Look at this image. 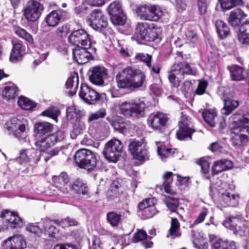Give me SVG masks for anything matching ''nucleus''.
Masks as SVG:
<instances>
[{
  "mask_svg": "<svg viewBox=\"0 0 249 249\" xmlns=\"http://www.w3.org/2000/svg\"><path fill=\"white\" fill-rule=\"evenodd\" d=\"M231 141L236 148H241L246 146L248 142L249 134V113L242 116L234 121L231 127Z\"/></svg>",
  "mask_w": 249,
  "mask_h": 249,
  "instance_id": "1",
  "label": "nucleus"
},
{
  "mask_svg": "<svg viewBox=\"0 0 249 249\" xmlns=\"http://www.w3.org/2000/svg\"><path fill=\"white\" fill-rule=\"evenodd\" d=\"M227 185L218 180L216 184H212L210 189L211 192H216L217 196L220 204L224 207H236L239 204V195L231 193L226 189Z\"/></svg>",
  "mask_w": 249,
  "mask_h": 249,
  "instance_id": "2",
  "label": "nucleus"
},
{
  "mask_svg": "<svg viewBox=\"0 0 249 249\" xmlns=\"http://www.w3.org/2000/svg\"><path fill=\"white\" fill-rule=\"evenodd\" d=\"M145 104L142 99L125 101L120 106L121 112L126 117L138 119L143 116L145 108Z\"/></svg>",
  "mask_w": 249,
  "mask_h": 249,
  "instance_id": "3",
  "label": "nucleus"
},
{
  "mask_svg": "<svg viewBox=\"0 0 249 249\" xmlns=\"http://www.w3.org/2000/svg\"><path fill=\"white\" fill-rule=\"evenodd\" d=\"M74 160L80 168L87 170H93L97 164L95 154L91 151L85 148L80 149L75 152Z\"/></svg>",
  "mask_w": 249,
  "mask_h": 249,
  "instance_id": "4",
  "label": "nucleus"
},
{
  "mask_svg": "<svg viewBox=\"0 0 249 249\" xmlns=\"http://www.w3.org/2000/svg\"><path fill=\"white\" fill-rule=\"evenodd\" d=\"M138 37L147 41H153L157 39L161 33L160 28L147 22L138 23L136 26Z\"/></svg>",
  "mask_w": 249,
  "mask_h": 249,
  "instance_id": "5",
  "label": "nucleus"
},
{
  "mask_svg": "<svg viewBox=\"0 0 249 249\" xmlns=\"http://www.w3.org/2000/svg\"><path fill=\"white\" fill-rule=\"evenodd\" d=\"M123 148V145L121 141L113 138L105 144L103 154L109 161L116 162L121 155Z\"/></svg>",
  "mask_w": 249,
  "mask_h": 249,
  "instance_id": "6",
  "label": "nucleus"
},
{
  "mask_svg": "<svg viewBox=\"0 0 249 249\" xmlns=\"http://www.w3.org/2000/svg\"><path fill=\"white\" fill-rule=\"evenodd\" d=\"M25 120L23 118H13L7 124V129L19 141L26 142L27 135L26 132Z\"/></svg>",
  "mask_w": 249,
  "mask_h": 249,
  "instance_id": "7",
  "label": "nucleus"
},
{
  "mask_svg": "<svg viewBox=\"0 0 249 249\" xmlns=\"http://www.w3.org/2000/svg\"><path fill=\"white\" fill-rule=\"evenodd\" d=\"M224 226L233 231L234 234L246 236L249 234L248 223L240 216L230 217L226 219Z\"/></svg>",
  "mask_w": 249,
  "mask_h": 249,
  "instance_id": "8",
  "label": "nucleus"
},
{
  "mask_svg": "<svg viewBox=\"0 0 249 249\" xmlns=\"http://www.w3.org/2000/svg\"><path fill=\"white\" fill-rule=\"evenodd\" d=\"M64 138V133L61 130H58L55 133L38 139L35 145L39 151L45 152L53 146L56 142L63 140Z\"/></svg>",
  "mask_w": 249,
  "mask_h": 249,
  "instance_id": "9",
  "label": "nucleus"
},
{
  "mask_svg": "<svg viewBox=\"0 0 249 249\" xmlns=\"http://www.w3.org/2000/svg\"><path fill=\"white\" fill-rule=\"evenodd\" d=\"M44 10V6L38 1H29L23 9V16L29 22L37 21Z\"/></svg>",
  "mask_w": 249,
  "mask_h": 249,
  "instance_id": "10",
  "label": "nucleus"
},
{
  "mask_svg": "<svg viewBox=\"0 0 249 249\" xmlns=\"http://www.w3.org/2000/svg\"><path fill=\"white\" fill-rule=\"evenodd\" d=\"M40 159L39 152L33 148H30L21 150L16 161L20 164L28 163L29 165L34 166L37 163Z\"/></svg>",
  "mask_w": 249,
  "mask_h": 249,
  "instance_id": "11",
  "label": "nucleus"
},
{
  "mask_svg": "<svg viewBox=\"0 0 249 249\" xmlns=\"http://www.w3.org/2000/svg\"><path fill=\"white\" fill-rule=\"evenodd\" d=\"M69 41L76 46L90 47L91 45L89 35L83 29L73 31L69 37Z\"/></svg>",
  "mask_w": 249,
  "mask_h": 249,
  "instance_id": "12",
  "label": "nucleus"
},
{
  "mask_svg": "<svg viewBox=\"0 0 249 249\" xmlns=\"http://www.w3.org/2000/svg\"><path fill=\"white\" fill-rule=\"evenodd\" d=\"M80 98L89 105H95L100 98V94L87 84H82L79 92Z\"/></svg>",
  "mask_w": 249,
  "mask_h": 249,
  "instance_id": "13",
  "label": "nucleus"
},
{
  "mask_svg": "<svg viewBox=\"0 0 249 249\" xmlns=\"http://www.w3.org/2000/svg\"><path fill=\"white\" fill-rule=\"evenodd\" d=\"M89 24L95 30L100 31L107 27V19L103 12L100 10H95L91 14L89 18Z\"/></svg>",
  "mask_w": 249,
  "mask_h": 249,
  "instance_id": "14",
  "label": "nucleus"
},
{
  "mask_svg": "<svg viewBox=\"0 0 249 249\" xmlns=\"http://www.w3.org/2000/svg\"><path fill=\"white\" fill-rule=\"evenodd\" d=\"M133 72L128 67L124 68L115 76L117 87L122 89L131 90V81L129 75H132Z\"/></svg>",
  "mask_w": 249,
  "mask_h": 249,
  "instance_id": "15",
  "label": "nucleus"
},
{
  "mask_svg": "<svg viewBox=\"0 0 249 249\" xmlns=\"http://www.w3.org/2000/svg\"><path fill=\"white\" fill-rule=\"evenodd\" d=\"M129 150L134 158L139 160H144L148 158L145 145L137 141H133L129 144Z\"/></svg>",
  "mask_w": 249,
  "mask_h": 249,
  "instance_id": "16",
  "label": "nucleus"
},
{
  "mask_svg": "<svg viewBox=\"0 0 249 249\" xmlns=\"http://www.w3.org/2000/svg\"><path fill=\"white\" fill-rule=\"evenodd\" d=\"M0 217L3 218L7 222L5 226L7 228L20 227L23 225L22 219L16 212L5 210L1 213Z\"/></svg>",
  "mask_w": 249,
  "mask_h": 249,
  "instance_id": "17",
  "label": "nucleus"
},
{
  "mask_svg": "<svg viewBox=\"0 0 249 249\" xmlns=\"http://www.w3.org/2000/svg\"><path fill=\"white\" fill-rule=\"evenodd\" d=\"M168 120V117L166 114L157 112L149 116L148 122L153 129L160 130L165 126Z\"/></svg>",
  "mask_w": 249,
  "mask_h": 249,
  "instance_id": "18",
  "label": "nucleus"
},
{
  "mask_svg": "<svg viewBox=\"0 0 249 249\" xmlns=\"http://www.w3.org/2000/svg\"><path fill=\"white\" fill-rule=\"evenodd\" d=\"M179 129L176 135L178 140H184L186 138L191 139V134L194 131L190 127V122L186 116H183L179 122Z\"/></svg>",
  "mask_w": 249,
  "mask_h": 249,
  "instance_id": "19",
  "label": "nucleus"
},
{
  "mask_svg": "<svg viewBox=\"0 0 249 249\" xmlns=\"http://www.w3.org/2000/svg\"><path fill=\"white\" fill-rule=\"evenodd\" d=\"M107 75V71L103 67L96 66L92 68L91 74L89 76V81L93 84L102 85L104 79Z\"/></svg>",
  "mask_w": 249,
  "mask_h": 249,
  "instance_id": "20",
  "label": "nucleus"
},
{
  "mask_svg": "<svg viewBox=\"0 0 249 249\" xmlns=\"http://www.w3.org/2000/svg\"><path fill=\"white\" fill-rule=\"evenodd\" d=\"M26 246V242L21 235H15L5 240L2 247L3 249H23Z\"/></svg>",
  "mask_w": 249,
  "mask_h": 249,
  "instance_id": "21",
  "label": "nucleus"
},
{
  "mask_svg": "<svg viewBox=\"0 0 249 249\" xmlns=\"http://www.w3.org/2000/svg\"><path fill=\"white\" fill-rule=\"evenodd\" d=\"M90 47L86 46H76L72 49L74 58L79 64H83L89 61L91 54L88 51Z\"/></svg>",
  "mask_w": 249,
  "mask_h": 249,
  "instance_id": "22",
  "label": "nucleus"
},
{
  "mask_svg": "<svg viewBox=\"0 0 249 249\" xmlns=\"http://www.w3.org/2000/svg\"><path fill=\"white\" fill-rule=\"evenodd\" d=\"M128 68L133 72L132 75H129L131 81V90L142 87L145 79L144 74L139 70L128 66Z\"/></svg>",
  "mask_w": 249,
  "mask_h": 249,
  "instance_id": "23",
  "label": "nucleus"
},
{
  "mask_svg": "<svg viewBox=\"0 0 249 249\" xmlns=\"http://www.w3.org/2000/svg\"><path fill=\"white\" fill-rule=\"evenodd\" d=\"M79 83V77L77 73L71 74L68 78L65 86L68 90L67 92L70 96L75 94Z\"/></svg>",
  "mask_w": 249,
  "mask_h": 249,
  "instance_id": "24",
  "label": "nucleus"
},
{
  "mask_svg": "<svg viewBox=\"0 0 249 249\" xmlns=\"http://www.w3.org/2000/svg\"><path fill=\"white\" fill-rule=\"evenodd\" d=\"M232 166V162L227 159H223L215 161L212 168L213 174L217 175L222 172L231 168Z\"/></svg>",
  "mask_w": 249,
  "mask_h": 249,
  "instance_id": "25",
  "label": "nucleus"
},
{
  "mask_svg": "<svg viewBox=\"0 0 249 249\" xmlns=\"http://www.w3.org/2000/svg\"><path fill=\"white\" fill-rule=\"evenodd\" d=\"M12 45L9 60L11 62L17 63L22 59V45L19 42H12Z\"/></svg>",
  "mask_w": 249,
  "mask_h": 249,
  "instance_id": "26",
  "label": "nucleus"
},
{
  "mask_svg": "<svg viewBox=\"0 0 249 249\" xmlns=\"http://www.w3.org/2000/svg\"><path fill=\"white\" fill-rule=\"evenodd\" d=\"M198 112L201 113L203 119L210 126H215L217 119V112L215 109H201Z\"/></svg>",
  "mask_w": 249,
  "mask_h": 249,
  "instance_id": "27",
  "label": "nucleus"
},
{
  "mask_svg": "<svg viewBox=\"0 0 249 249\" xmlns=\"http://www.w3.org/2000/svg\"><path fill=\"white\" fill-rule=\"evenodd\" d=\"M173 67L179 74L182 75L183 78L185 74L195 75L197 73L196 70L191 68L188 63L185 62L175 64Z\"/></svg>",
  "mask_w": 249,
  "mask_h": 249,
  "instance_id": "28",
  "label": "nucleus"
},
{
  "mask_svg": "<svg viewBox=\"0 0 249 249\" xmlns=\"http://www.w3.org/2000/svg\"><path fill=\"white\" fill-rule=\"evenodd\" d=\"M246 17L247 15L241 9H237L231 12L228 21L232 26L235 27L239 25Z\"/></svg>",
  "mask_w": 249,
  "mask_h": 249,
  "instance_id": "29",
  "label": "nucleus"
},
{
  "mask_svg": "<svg viewBox=\"0 0 249 249\" xmlns=\"http://www.w3.org/2000/svg\"><path fill=\"white\" fill-rule=\"evenodd\" d=\"M132 8L141 19L148 20L150 13V5L141 4L132 5Z\"/></svg>",
  "mask_w": 249,
  "mask_h": 249,
  "instance_id": "30",
  "label": "nucleus"
},
{
  "mask_svg": "<svg viewBox=\"0 0 249 249\" xmlns=\"http://www.w3.org/2000/svg\"><path fill=\"white\" fill-rule=\"evenodd\" d=\"M156 144L158 154L162 160L172 157L175 153V149L166 148L162 142H156Z\"/></svg>",
  "mask_w": 249,
  "mask_h": 249,
  "instance_id": "31",
  "label": "nucleus"
},
{
  "mask_svg": "<svg viewBox=\"0 0 249 249\" xmlns=\"http://www.w3.org/2000/svg\"><path fill=\"white\" fill-rule=\"evenodd\" d=\"M224 106L222 109V113L225 115H229L239 106L237 100L230 98H226L224 100Z\"/></svg>",
  "mask_w": 249,
  "mask_h": 249,
  "instance_id": "32",
  "label": "nucleus"
},
{
  "mask_svg": "<svg viewBox=\"0 0 249 249\" xmlns=\"http://www.w3.org/2000/svg\"><path fill=\"white\" fill-rule=\"evenodd\" d=\"M34 128L37 134L44 135L53 129V125L47 122H39L35 124Z\"/></svg>",
  "mask_w": 249,
  "mask_h": 249,
  "instance_id": "33",
  "label": "nucleus"
},
{
  "mask_svg": "<svg viewBox=\"0 0 249 249\" xmlns=\"http://www.w3.org/2000/svg\"><path fill=\"white\" fill-rule=\"evenodd\" d=\"M238 39L243 44L249 43V21L245 22L240 27Z\"/></svg>",
  "mask_w": 249,
  "mask_h": 249,
  "instance_id": "34",
  "label": "nucleus"
},
{
  "mask_svg": "<svg viewBox=\"0 0 249 249\" xmlns=\"http://www.w3.org/2000/svg\"><path fill=\"white\" fill-rule=\"evenodd\" d=\"M214 24L217 33L221 38L223 39L229 35L230 28L224 21L220 19L216 20Z\"/></svg>",
  "mask_w": 249,
  "mask_h": 249,
  "instance_id": "35",
  "label": "nucleus"
},
{
  "mask_svg": "<svg viewBox=\"0 0 249 249\" xmlns=\"http://www.w3.org/2000/svg\"><path fill=\"white\" fill-rule=\"evenodd\" d=\"M61 18V15L56 10H53L47 15L45 21L49 27H55L58 25Z\"/></svg>",
  "mask_w": 249,
  "mask_h": 249,
  "instance_id": "36",
  "label": "nucleus"
},
{
  "mask_svg": "<svg viewBox=\"0 0 249 249\" xmlns=\"http://www.w3.org/2000/svg\"><path fill=\"white\" fill-rule=\"evenodd\" d=\"M181 235L180 232V224L176 218H172L171 223V227L169 230V234L167 237H171L174 239Z\"/></svg>",
  "mask_w": 249,
  "mask_h": 249,
  "instance_id": "37",
  "label": "nucleus"
},
{
  "mask_svg": "<svg viewBox=\"0 0 249 249\" xmlns=\"http://www.w3.org/2000/svg\"><path fill=\"white\" fill-rule=\"evenodd\" d=\"M69 189H71L77 194L83 195H86L88 191L86 184L79 179L76 180L71 186H69Z\"/></svg>",
  "mask_w": 249,
  "mask_h": 249,
  "instance_id": "38",
  "label": "nucleus"
},
{
  "mask_svg": "<svg viewBox=\"0 0 249 249\" xmlns=\"http://www.w3.org/2000/svg\"><path fill=\"white\" fill-rule=\"evenodd\" d=\"M150 11L149 21H158L163 15L161 8L157 5H150Z\"/></svg>",
  "mask_w": 249,
  "mask_h": 249,
  "instance_id": "39",
  "label": "nucleus"
},
{
  "mask_svg": "<svg viewBox=\"0 0 249 249\" xmlns=\"http://www.w3.org/2000/svg\"><path fill=\"white\" fill-rule=\"evenodd\" d=\"M53 179L54 181H58L59 183L63 184V187H62L60 189V191L63 194L69 193V189L66 186L69 182V178L66 173H62L59 176L53 177Z\"/></svg>",
  "mask_w": 249,
  "mask_h": 249,
  "instance_id": "40",
  "label": "nucleus"
},
{
  "mask_svg": "<svg viewBox=\"0 0 249 249\" xmlns=\"http://www.w3.org/2000/svg\"><path fill=\"white\" fill-rule=\"evenodd\" d=\"M183 78L182 77V75L179 74L172 66L171 70L168 74V79L172 86L176 88L178 87L180 84L181 80Z\"/></svg>",
  "mask_w": 249,
  "mask_h": 249,
  "instance_id": "41",
  "label": "nucleus"
},
{
  "mask_svg": "<svg viewBox=\"0 0 249 249\" xmlns=\"http://www.w3.org/2000/svg\"><path fill=\"white\" fill-rule=\"evenodd\" d=\"M17 86L14 84L6 86L2 90V95L7 100L13 99L17 95Z\"/></svg>",
  "mask_w": 249,
  "mask_h": 249,
  "instance_id": "42",
  "label": "nucleus"
},
{
  "mask_svg": "<svg viewBox=\"0 0 249 249\" xmlns=\"http://www.w3.org/2000/svg\"><path fill=\"white\" fill-rule=\"evenodd\" d=\"M242 1H218L216 5V9H221L223 11L228 10L236 5L240 4Z\"/></svg>",
  "mask_w": 249,
  "mask_h": 249,
  "instance_id": "43",
  "label": "nucleus"
},
{
  "mask_svg": "<svg viewBox=\"0 0 249 249\" xmlns=\"http://www.w3.org/2000/svg\"><path fill=\"white\" fill-rule=\"evenodd\" d=\"M244 70L242 68L238 66H233L230 68L231 78L233 80L241 81L244 79Z\"/></svg>",
  "mask_w": 249,
  "mask_h": 249,
  "instance_id": "44",
  "label": "nucleus"
},
{
  "mask_svg": "<svg viewBox=\"0 0 249 249\" xmlns=\"http://www.w3.org/2000/svg\"><path fill=\"white\" fill-rule=\"evenodd\" d=\"M14 33L19 37L24 39L28 42L33 44L34 39L32 36L28 33L24 29L19 27L14 28Z\"/></svg>",
  "mask_w": 249,
  "mask_h": 249,
  "instance_id": "45",
  "label": "nucleus"
},
{
  "mask_svg": "<svg viewBox=\"0 0 249 249\" xmlns=\"http://www.w3.org/2000/svg\"><path fill=\"white\" fill-rule=\"evenodd\" d=\"M108 12L110 16L123 14L122 4L120 1H114L112 2L108 7Z\"/></svg>",
  "mask_w": 249,
  "mask_h": 249,
  "instance_id": "46",
  "label": "nucleus"
},
{
  "mask_svg": "<svg viewBox=\"0 0 249 249\" xmlns=\"http://www.w3.org/2000/svg\"><path fill=\"white\" fill-rule=\"evenodd\" d=\"M18 104L24 110H31L36 106L35 103L25 97H20L18 100Z\"/></svg>",
  "mask_w": 249,
  "mask_h": 249,
  "instance_id": "47",
  "label": "nucleus"
},
{
  "mask_svg": "<svg viewBox=\"0 0 249 249\" xmlns=\"http://www.w3.org/2000/svg\"><path fill=\"white\" fill-rule=\"evenodd\" d=\"M60 114V110L57 107H51L41 113L42 116L51 118L55 122L57 121V117Z\"/></svg>",
  "mask_w": 249,
  "mask_h": 249,
  "instance_id": "48",
  "label": "nucleus"
},
{
  "mask_svg": "<svg viewBox=\"0 0 249 249\" xmlns=\"http://www.w3.org/2000/svg\"><path fill=\"white\" fill-rule=\"evenodd\" d=\"M114 128L121 133L125 132L128 127L127 123L124 122L121 118H117L112 124Z\"/></svg>",
  "mask_w": 249,
  "mask_h": 249,
  "instance_id": "49",
  "label": "nucleus"
},
{
  "mask_svg": "<svg viewBox=\"0 0 249 249\" xmlns=\"http://www.w3.org/2000/svg\"><path fill=\"white\" fill-rule=\"evenodd\" d=\"M228 240L216 238L211 241V247L212 249H227Z\"/></svg>",
  "mask_w": 249,
  "mask_h": 249,
  "instance_id": "50",
  "label": "nucleus"
},
{
  "mask_svg": "<svg viewBox=\"0 0 249 249\" xmlns=\"http://www.w3.org/2000/svg\"><path fill=\"white\" fill-rule=\"evenodd\" d=\"M164 201L166 206L171 212H175L176 211L179 204L178 199L168 196L165 198Z\"/></svg>",
  "mask_w": 249,
  "mask_h": 249,
  "instance_id": "51",
  "label": "nucleus"
},
{
  "mask_svg": "<svg viewBox=\"0 0 249 249\" xmlns=\"http://www.w3.org/2000/svg\"><path fill=\"white\" fill-rule=\"evenodd\" d=\"M184 43L194 44L198 40L197 34L193 31H188L186 32L185 36L183 38Z\"/></svg>",
  "mask_w": 249,
  "mask_h": 249,
  "instance_id": "52",
  "label": "nucleus"
},
{
  "mask_svg": "<svg viewBox=\"0 0 249 249\" xmlns=\"http://www.w3.org/2000/svg\"><path fill=\"white\" fill-rule=\"evenodd\" d=\"M107 221L112 226H115L119 223L121 215L114 212H110L107 213Z\"/></svg>",
  "mask_w": 249,
  "mask_h": 249,
  "instance_id": "53",
  "label": "nucleus"
},
{
  "mask_svg": "<svg viewBox=\"0 0 249 249\" xmlns=\"http://www.w3.org/2000/svg\"><path fill=\"white\" fill-rule=\"evenodd\" d=\"M112 23L115 25H124L126 21V16L124 13L110 16Z\"/></svg>",
  "mask_w": 249,
  "mask_h": 249,
  "instance_id": "54",
  "label": "nucleus"
},
{
  "mask_svg": "<svg viewBox=\"0 0 249 249\" xmlns=\"http://www.w3.org/2000/svg\"><path fill=\"white\" fill-rule=\"evenodd\" d=\"M106 115L105 109L101 108L94 113H90L88 117V121L90 122L100 118H104Z\"/></svg>",
  "mask_w": 249,
  "mask_h": 249,
  "instance_id": "55",
  "label": "nucleus"
},
{
  "mask_svg": "<svg viewBox=\"0 0 249 249\" xmlns=\"http://www.w3.org/2000/svg\"><path fill=\"white\" fill-rule=\"evenodd\" d=\"M209 213V210L206 207L202 208L199 212L197 217L194 221V224L197 225L202 223Z\"/></svg>",
  "mask_w": 249,
  "mask_h": 249,
  "instance_id": "56",
  "label": "nucleus"
},
{
  "mask_svg": "<svg viewBox=\"0 0 249 249\" xmlns=\"http://www.w3.org/2000/svg\"><path fill=\"white\" fill-rule=\"evenodd\" d=\"M135 58L145 63L148 68H151V55L143 53H139L136 55Z\"/></svg>",
  "mask_w": 249,
  "mask_h": 249,
  "instance_id": "57",
  "label": "nucleus"
},
{
  "mask_svg": "<svg viewBox=\"0 0 249 249\" xmlns=\"http://www.w3.org/2000/svg\"><path fill=\"white\" fill-rule=\"evenodd\" d=\"M147 235L145 231L143 230H139L133 235L132 241L137 243L146 239Z\"/></svg>",
  "mask_w": 249,
  "mask_h": 249,
  "instance_id": "58",
  "label": "nucleus"
},
{
  "mask_svg": "<svg viewBox=\"0 0 249 249\" xmlns=\"http://www.w3.org/2000/svg\"><path fill=\"white\" fill-rule=\"evenodd\" d=\"M44 230L47 231L49 234L53 235L57 232L55 227L52 225V221L47 219L44 222Z\"/></svg>",
  "mask_w": 249,
  "mask_h": 249,
  "instance_id": "59",
  "label": "nucleus"
},
{
  "mask_svg": "<svg viewBox=\"0 0 249 249\" xmlns=\"http://www.w3.org/2000/svg\"><path fill=\"white\" fill-rule=\"evenodd\" d=\"M208 86V82L205 80H199L197 88L196 90V93L198 95L203 94Z\"/></svg>",
  "mask_w": 249,
  "mask_h": 249,
  "instance_id": "60",
  "label": "nucleus"
},
{
  "mask_svg": "<svg viewBox=\"0 0 249 249\" xmlns=\"http://www.w3.org/2000/svg\"><path fill=\"white\" fill-rule=\"evenodd\" d=\"M197 163L200 166L201 172L203 174H207L209 171L210 164L208 161L205 160L204 158H201L198 161Z\"/></svg>",
  "mask_w": 249,
  "mask_h": 249,
  "instance_id": "61",
  "label": "nucleus"
},
{
  "mask_svg": "<svg viewBox=\"0 0 249 249\" xmlns=\"http://www.w3.org/2000/svg\"><path fill=\"white\" fill-rule=\"evenodd\" d=\"M158 211L155 206H151L146 208L143 211L142 214L145 218H149L153 216Z\"/></svg>",
  "mask_w": 249,
  "mask_h": 249,
  "instance_id": "62",
  "label": "nucleus"
},
{
  "mask_svg": "<svg viewBox=\"0 0 249 249\" xmlns=\"http://www.w3.org/2000/svg\"><path fill=\"white\" fill-rule=\"evenodd\" d=\"M118 194V186L115 182H113L111 184L109 190L107 192V196L112 198L114 197H116Z\"/></svg>",
  "mask_w": 249,
  "mask_h": 249,
  "instance_id": "63",
  "label": "nucleus"
},
{
  "mask_svg": "<svg viewBox=\"0 0 249 249\" xmlns=\"http://www.w3.org/2000/svg\"><path fill=\"white\" fill-rule=\"evenodd\" d=\"M26 229L27 231L38 235L41 233V230L40 228L37 225L33 224H30L28 225Z\"/></svg>",
  "mask_w": 249,
  "mask_h": 249,
  "instance_id": "64",
  "label": "nucleus"
}]
</instances>
